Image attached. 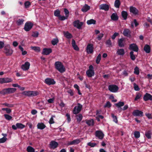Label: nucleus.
Wrapping results in <instances>:
<instances>
[{
    "label": "nucleus",
    "mask_w": 152,
    "mask_h": 152,
    "mask_svg": "<svg viewBox=\"0 0 152 152\" xmlns=\"http://www.w3.org/2000/svg\"><path fill=\"white\" fill-rule=\"evenodd\" d=\"M55 68L61 73L65 71V69L62 63L59 61H56L54 64Z\"/></svg>",
    "instance_id": "nucleus-1"
},
{
    "label": "nucleus",
    "mask_w": 152,
    "mask_h": 152,
    "mask_svg": "<svg viewBox=\"0 0 152 152\" xmlns=\"http://www.w3.org/2000/svg\"><path fill=\"white\" fill-rule=\"evenodd\" d=\"M3 52L6 56H11L13 53V50L9 44L6 45L4 47Z\"/></svg>",
    "instance_id": "nucleus-2"
},
{
    "label": "nucleus",
    "mask_w": 152,
    "mask_h": 152,
    "mask_svg": "<svg viewBox=\"0 0 152 152\" xmlns=\"http://www.w3.org/2000/svg\"><path fill=\"white\" fill-rule=\"evenodd\" d=\"M16 89L15 88H6L0 91V94L3 95L10 94H12L15 92L16 91Z\"/></svg>",
    "instance_id": "nucleus-3"
},
{
    "label": "nucleus",
    "mask_w": 152,
    "mask_h": 152,
    "mask_svg": "<svg viewBox=\"0 0 152 152\" xmlns=\"http://www.w3.org/2000/svg\"><path fill=\"white\" fill-rule=\"evenodd\" d=\"M39 94V93L36 91H25L22 93V94L28 97L36 96Z\"/></svg>",
    "instance_id": "nucleus-4"
},
{
    "label": "nucleus",
    "mask_w": 152,
    "mask_h": 152,
    "mask_svg": "<svg viewBox=\"0 0 152 152\" xmlns=\"http://www.w3.org/2000/svg\"><path fill=\"white\" fill-rule=\"evenodd\" d=\"M77 106H75L72 111L73 114L76 115L78 114L81 111L83 106L80 103H77Z\"/></svg>",
    "instance_id": "nucleus-5"
},
{
    "label": "nucleus",
    "mask_w": 152,
    "mask_h": 152,
    "mask_svg": "<svg viewBox=\"0 0 152 152\" xmlns=\"http://www.w3.org/2000/svg\"><path fill=\"white\" fill-rule=\"evenodd\" d=\"M108 90L110 92L113 93L117 92L118 90V87L116 85L111 84L108 86Z\"/></svg>",
    "instance_id": "nucleus-6"
},
{
    "label": "nucleus",
    "mask_w": 152,
    "mask_h": 152,
    "mask_svg": "<svg viewBox=\"0 0 152 152\" xmlns=\"http://www.w3.org/2000/svg\"><path fill=\"white\" fill-rule=\"evenodd\" d=\"M33 26V24L32 23L27 22L25 23L24 29L26 31H28L31 29Z\"/></svg>",
    "instance_id": "nucleus-7"
},
{
    "label": "nucleus",
    "mask_w": 152,
    "mask_h": 152,
    "mask_svg": "<svg viewBox=\"0 0 152 152\" xmlns=\"http://www.w3.org/2000/svg\"><path fill=\"white\" fill-rule=\"evenodd\" d=\"M83 24V22H80L79 20H75L73 22V25L74 27L77 28L79 29H81Z\"/></svg>",
    "instance_id": "nucleus-8"
},
{
    "label": "nucleus",
    "mask_w": 152,
    "mask_h": 152,
    "mask_svg": "<svg viewBox=\"0 0 152 152\" xmlns=\"http://www.w3.org/2000/svg\"><path fill=\"white\" fill-rule=\"evenodd\" d=\"M129 11L131 13H132L135 15H139V11L136 7L133 6H130L129 7Z\"/></svg>",
    "instance_id": "nucleus-9"
},
{
    "label": "nucleus",
    "mask_w": 152,
    "mask_h": 152,
    "mask_svg": "<svg viewBox=\"0 0 152 152\" xmlns=\"http://www.w3.org/2000/svg\"><path fill=\"white\" fill-rule=\"evenodd\" d=\"M25 127V125L20 123H17L16 125H12V129L15 130H16L17 129H22Z\"/></svg>",
    "instance_id": "nucleus-10"
},
{
    "label": "nucleus",
    "mask_w": 152,
    "mask_h": 152,
    "mask_svg": "<svg viewBox=\"0 0 152 152\" xmlns=\"http://www.w3.org/2000/svg\"><path fill=\"white\" fill-rule=\"evenodd\" d=\"M132 115L135 116L142 117L143 116V113L138 110H134L132 112Z\"/></svg>",
    "instance_id": "nucleus-11"
},
{
    "label": "nucleus",
    "mask_w": 152,
    "mask_h": 152,
    "mask_svg": "<svg viewBox=\"0 0 152 152\" xmlns=\"http://www.w3.org/2000/svg\"><path fill=\"white\" fill-rule=\"evenodd\" d=\"M129 49L133 51L137 52L138 51L139 48L138 46L135 43L131 44L129 45Z\"/></svg>",
    "instance_id": "nucleus-12"
},
{
    "label": "nucleus",
    "mask_w": 152,
    "mask_h": 152,
    "mask_svg": "<svg viewBox=\"0 0 152 152\" xmlns=\"http://www.w3.org/2000/svg\"><path fill=\"white\" fill-rule=\"evenodd\" d=\"M12 80L8 77L0 78V84H2L5 83H9L12 82Z\"/></svg>",
    "instance_id": "nucleus-13"
},
{
    "label": "nucleus",
    "mask_w": 152,
    "mask_h": 152,
    "mask_svg": "<svg viewBox=\"0 0 152 152\" xmlns=\"http://www.w3.org/2000/svg\"><path fill=\"white\" fill-rule=\"evenodd\" d=\"M125 38H122L118 39V46L120 48L124 47L125 45Z\"/></svg>",
    "instance_id": "nucleus-14"
},
{
    "label": "nucleus",
    "mask_w": 152,
    "mask_h": 152,
    "mask_svg": "<svg viewBox=\"0 0 152 152\" xmlns=\"http://www.w3.org/2000/svg\"><path fill=\"white\" fill-rule=\"evenodd\" d=\"M45 83L48 85H54L56 83L53 79L49 78H46L45 80Z\"/></svg>",
    "instance_id": "nucleus-15"
},
{
    "label": "nucleus",
    "mask_w": 152,
    "mask_h": 152,
    "mask_svg": "<svg viewBox=\"0 0 152 152\" xmlns=\"http://www.w3.org/2000/svg\"><path fill=\"white\" fill-rule=\"evenodd\" d=\"M131 31L129 29L126 28L124 29L123 34L124 36L130 38L131 37Z\"/></svg>",
    "instance_id": "nucleus-16"
},
{
    "label": "nucleus",
    "mask_w": 152,
    "mask_h": 152,
    "mask_svg": "<svg viewBox=\"0 0 152 152\" xmlns=\"http://www.w3.org/2000/svg\"><path fill=\"white\" fill-rule=\"evenodd\" d=\"M49 145L50 148L53 149L56 148L58 146V143L55 141H51Z\"/></svg>",
    "instance_id": "nucleus-17"
},
{
    "label": "nucleus",
    "mask_w": 152,
    "mask_h": 152,
    "mask_svg": "<svg viewBox=\"0 0 152 152\" xmlns=\"http://www.w3.org/2000/svg\"><path fill=\"white\" fill-rule=\"evenodd\" d=\"M93 49L94 48L92 44H89L87 45L86 50L88 53L91 54L93 53L94 51Z\"/></svg>",
    "instance_id": "nucleus-18"
},
{
    "label": "nucleus",
    "mask_w": 152,
    "mask_h": 152,
    "mask_svg": "<svg viewBox=\"0 0 152 152\" xmlns=\"http://www.w3.org/2000/svg\"><path fill=\"white\" fill-rule=\"evenodd\" d=\"M95 136L99 139H102L104 137V134L102 131L97 130L95 132Z\"/></svg>",
    "instance_id": "nucleus-19"
},
{
    "label": "nucleus",
    "mask_w": 152,
    "mask_h": 152,
    "mask_svg": "<svg viewBox=\"0 0 152 152\" xmlns=\"http://www.w3.org/2000/svg\"><path fill=\"white\" fill-rule=\"evenodd\" d=\"M52 52V50L50 48H45L43 49L42 54L44 55H48Z\"/></svg>",
    "instance_id": "nucleus-20"
},
{
    "label": "nucleus",
    "mask_w": 152,
    "mask_h": 152,
    "mask_svg": "<svg viewBox=\"0 0 152 152\" xmlns=\"http://www.w3.org/2000/svg\"><path fill=\"white\" fill-rule=\"evenodd\" d=\"M30 66V63L28 61H26L24 64L22 65L21 68L24 71L28 70Z\"/></svg>",
    "instance_id": "nucleus-21"
},
{
    "label": "nucleus",
    "mask_w": 152,
    "mask_h": 152,
    "mask_svg": "<svg viewBox=\"0 0 152 152\" xmlns=\"http://www.w3.org/2000/svg\"><path fill=\"white\" fill-rule=\"evenodd\" d=\"M109 6L106 4H102L99 6V9L107 11L109 10Z\"/></svg>",
    "instance_id": "nucleus-22"
},
{
    "label": "nucleus",
    "mask_w": 152,
    "mask_h": 152,
    "mask_svg": "<svg viewBox=\"0 0 152 152\" xmlns=\"http://www.w3.org/2000/svg\"><path fill=\"white\" fill-rule=\"evenodd\" d=\"M143 99L145 101L149 100L152 101V95L148 93H146L144 96Z\"/></svg>",
    "instance_id": "nucleus-23"
},
{
    "label": "nucleus",
    "mask_w": 152,
    "mask_h": 152,
    "mask_svg": "<svg viewBox=\"0 0 152 152\" xmlns=\"http://www.w3.org/2000/svg\"><path fill=\"white\" fill-rule=\"evenodd\" d=\"M80 142L81 140L80 139H76L72 141L69 142L68 143V144L69 145H77Z\"/></svg>",
    "instance_id": "nucleus-24"
},
{
    "label": "nucleus",
    "mask_w": 152,
    "mask_h": 152,
    "mask_svg": "<svg viewBox=\"0 0 152 152\" xmlns=\"http://www.w3.org/2000/svg\"><path fill=\"white\" fill-rule=\"evenodd\" d=\"M63 33L64 37L68 39H70L73 37L72 34L69 33L68 31H64Z\"/></svg>",
    "instance_id": "nucleus-25"
},
{
    "label": "nucleus",
    "mask_w": 152,
    "mask_h": 152,
    "mask_svg": "<svg viewBox=\"0 0 152 152\" xmlns=\"http://www.w3.org/2000/svg\"><path fill=\"white\" fill-rule=\"evenodd\" d=\"M72 47L76 51H79V48L76 45L75 41L73 39L72 40Z\"/></svg>",
    "instance_id": "nucleus-26"
},
{
    "label": "nucleus",
    "mask_w": 152,
    "mask_h": 152,
    "mask_svg": "<svg viewBox=\"0 0 152 152\" xmlns=\"http://www.w3.org/2000/svg\"><path fill=\"white\" fill-rule=\"evenodd\" d=\"M75 115V117H76L77 122L79 123L83 119V115L81 113L78 114H77Z\"/></svg>",
    "instance_id": "nucleus-27"
},
{
    "label": "nucleus",
    "mask_w": 152,
    "mask_h": 152,
    "mask_svg": "<svg viewBox=\"0 0 152 152\" xmlns=\"http://www.w3.org/2000/svg\"><path fill=\"white\" fill-rule=\"evenodd\" d=\"M144 50L146 53H149L151 52V47L149 45H145L144 47Z\"/></svg>",
    "instance_id": "nucleus-28"
},
{
    "label": "nucleus",
    "mask_w": 152,
    "mask_h": 152,
    "mask_svg": "<svg viewBox=\"0 0 152 152\" xmlns=\"http://www.w3.org/2000/svg\"><path fill=\"white\" fill-rule=\"evenodd\" d=\"M37 126V129L41 130L44 129L46 127V126L42 123H38Z\"/></svg>",
    "instance_id": "nucleus-29"
},
{
    "label": "nucleus",
    "mask_w": 152,
    "mask_h": 152,
    "mask_svg": "<svg viewBox=\"0 0 152 152\" xmlns=\"http://www.w3.org/2000/svg\"><path fill=\"white\" fill-rule=\"evenodd\" d=\"M95 72L94 71H87L86 74L88 77H90L94 76V75Z\"/></svg>",
    "instance_id": "nucleus-30"
},
{
    "label": "nucleus",
    "mask_w": 152,
    "mask_h": 152,
    "mask_svg": "<svg viewBox=\"0 0 152 152\" xmlns=\"http://www.w3.org/2000/svg\"><path fill=\"white\" fill-rule=\"evenodd\" d=\"M90 8V7L87 4H86L81 9V10L83 12H86L89 10Z\"/></svg>",
    "instance_id": "nucleus-31"
},
{
    "label": "nucleus",
    "mask_w": 152,
    "mask_h": 152,
    "mask_svg": "<svg viewBox=\"0 0 152 152\" xmlns=\"http://www.w3.org/2000/svg\"><path fill=\"white\" fill-rule=\"evenodd\" d=\"M111 19L114 21L117 20L118 19V17L115 13H113L111 16Z\"/></svg>",
    "instance_id": "nucleus-32"
},
{
    "label": "nucleus",
    "mask_w": 152,
    "mask_h": 152,
    "mask_svg": "<svg viewBox=\"0 0 152 152\" xmlns=\"http://www.w3.org/2000/svg\"><path fill=\"white\" fill-rule=\"evenodd\" d=\"M24 20L23 19H19L16 21V23L18 26H20L23 24Z\"/></svg>",
    "instance_id": "nucleus-33"
},
{
    "label": "nucleus",
    "mask_w": 152,
    "mask_h": 152,
    "mask_svg": "<svg viewBox=\"0 0 152 152\" xmlns=\"http://www.w3.org/2000/svg\"><path fill=\"white\" fill-rule=\"evenodd\" d=\"M124 102H119L118 103L115 104V105L118 108H120L121 109H122V108L121 107L124 106Z\"/></svg>",
    "instance_id": "nucleus-34"
},
{
    "label": "nucleus",
    "mask_w": 152,
    "mask_h": 152,
    "mask_svg": "<svg viewBox=\"0 0 152 152\" xmlns=\"http://www.w3.org/2000/svg\"><path fill=\"white\" fill-rule=\"evenodd\" d=\"M117 53L118 55L123 56L125 53L124 50L123 49H118L117 50Z\"/></svg>",
    "instance_id": "nucleus-35"
},
{
    "label": "nucleus",
    "mask_w": 152,
    "mask_h": 152,
    "mask_svg": "<svg viewBox=\"0 0 152 152\" xmlns=\"http://www.w3.org/2000/svg\"><path fill=\"white\" fill-rule=\"evenodd\" d=\"M121 15L124 20H126L128 14L127 12L124 11H123L121 13Z\"/></svg>",
    "instance_id": "nucleus-36"
},
{
    "label": "nucleus",
    "mask_w": 152,
    "mask_h": 152,
    "mask_svg": "<svg viewBox=\"0 0 152 152\" xmlns=\"http://www.w3.org/2000/svg\"><path fill=\"white\" fill-rule=\"evenodd\" d=\"M85 121L86 124L88 126H93L94 124V120L92 119L89 120H86Z\"/></svg>",
    "instance_id": "nucleus-37"
},
{
    "label": "nucleus",
    "mask_w": 152,
    "mask_h": 152,
    "mask_svg": "<svg viewBox=\"0 0 152 152\" xmlns=\"http://www.w3.org/2000/svg\"><path fill=\"white\" fill-rule=\"evenodd\" d=\"M121 4L120 0H115L114 3V6L116 8H119Z\"/></svg>",
    "instance_id": "nucleus-38"
},
{
    "label": "nucleus",
    "mask_w": 152,
    "mask_h": 152,
    "mask_svg": "<svg viewBox=\"0 0 152 152\" xmlns=\"http://www.w3.org/2000/svg\"><path fill=\"white\" fill-rule=\"evenodd\" d=\"M31 48L36 52H39L40 50V48L38 47L31 46Z\"/></svg>",
    "instance_id": "nucleus-39"
},
{
    "label": "nucleus",
    "mask_w": 152,
    "mask_h": 152,
    "mask_svg": "<svg viewBox=\"0 0 152 152\" xmlns=\"http://www.w3.org/2000/svg\"><path fill=\"white\" fill-rule=\"evenodd\" d=\"M87 23L88 25L91 24H95L96 23V21L93 19H91L89 20H87Z\"/></svg>",
    "instance_id": "nucleus-40"
},
{
    "label": "nucleus",
    "mask_w": 152,
    "mask_h": 152,
    "mask_svg": "<svg viewBox=\"0 0 152 152\" xmlns=\"http://www.w3.org/2000/svg\"><path fill=\"white\" fill-rule=\"evenodd\" d=\"M129 54L131 59L132 61H134L136 59V57L135 55L134 54L133 51H131L129 53Z\"/></svg>",
    "instance_id": "nucleus-41"
},
{
    "label": "nucleus",
    "mask_w": 152,
    "mask_h": 152,
    "mask_svg": "<svg viewBox=\"0 0 152 152\" xmlns=\"http://www.w3.org/2000/svg\"><path fill=\"white\" fill-rule=\"evenodd\" d=\"M60 12L58 9L55 10L54 11V15L55 16L57 17H59L60 15Z\"/></svg>",
    "instance_id": "nucleus-42"
},
{
    "label": "nucleus",
    "mask_w": 152,
    "mask_h": 152,
    "mask_svg": "<svg viewBox=\"0 0 152 152\" xmlns=\"http://www.w3.org/2000/svg\"><path fill=\"white\" fill-rule=\"evenodd\" d=\"M26 150L28 152H35L34 149L31 146H28Z\"/></svg>",
    "instance_id": "nucleus-43"
},
{
    "label": "nucleus",
    "mask_w": 152,
    "mask_h": 152,
    "mask_svg": "<svg viewBox=\"0 0 152 152\" xmlns=\"http://www.w3.org/2000/svg\"><path fill=\"white\" fill-rule=\"evenodd\" d=\"M1 110L3 111H6V113L8 114H10L12 112V110L8 108H2Z\"/></svg>",
    "instance_id": "nucleus-44"
},
{
    "label": "nucleus",
    "mask_w": 152,
    "mask_h": 152,
    "mask_svg": "<svg viewBox=\"0 0 152 152\" xmlns=\"http://www.w3.org/2000/svg\"><path fill=\"white\" fill-rule=\"evenodd\" d=\"M4 116L5 118L7 120H10L12 118V116L7 114H4Z\"/></svg>",
    "instance_id": "nucleus-45"
},
{
    "label": "nucleus",
    "mask_w": 152,
    "mask_h": 152,
    "mask_svg": "<svg viewBox=\"0 0 152 152\" xmlns=\"http://www.w3.org/2000/svg\"><path fill=\"white\" fill-rule=\"evenodd\" d=\"M58 42V40L57 39H54L51 42L52 44L53 45H56Z\"/></svg>",
    "instance_id": "nucleus-46"
},
{
    "label": "nucleus",
    "mask_w": 152,
    "mask_h": 152,
    "mask_svg": "<svg viewBox=\"0 0 152 152\" xmlns=\"http://www.w3.org/2000/svg\"><path fill=\"white\" fill-rule=\"evenodd\" d=\"M2 104L9 107H14V105L13 104H10L7 103H2Z\"/></svg>",
    "instance_id": "nucleus-47"
},
{
    "label": "nucleus",
    "mask_w": 152,
    "mask_h": 152,
    "mask_svg": "<svg viewBox=\"0 0 152 152\" xmlns=\"http://www.w3.org/2000/svg\"><path fill=\"white\" fill-rule=\"evenodd\" d=\"M101 55L99 54L97 57L96 60V64H99V63L101 59Z\"/></svg>",
    "instance_id": "nucleus-48"
},
{
    "label": "nucleus",
    "mask_w": 152,
    "mask_h": 152,
    "mask_svg": "<svg viewBox=\"0 0 152 152\" xmlns=\"http://www.w3.org/2000/svg\"><path fill=\"white\" fill-rule=\"evenodd\" d=\"M134 135L135 138H138L140 137V133L139 131H135L134 133Z\"/></svg>",
    "instance_id": "nucleus-49"
},
{
    "label": "nucleus",
    "mask_w": 152,
    "mask_h": 152,
    "mask_svg": "<svg viewBox=\"0 0 152 152\" xmlns=\"http://www.w3.org/2000/svg\"><path fill=\"white\" fill-rule=\"evenodd\" d=\"M64 11L65 16L68 18L69 15V10L66 8H64Z\"/></svg>",
    "instance_id": "nucleus-50"
},
{
    "label": "nucleus",
    "mask_w": 152,
    "mask_h": 152,
    "mask_svg": "<svg viewBox=\"0 0 152 152\" xmlns=\"http://www.w3.org/2000/svg\"><path fill=\"white\" fill-rule=\"evenodd\" d=\"M24 5L25 8H27L29 7L31 5V4L29 1H26L24 3Z\"/></svg>",
    "instance_id": "nucleus-51"
},
{
    "label": "nucleus",
    "mask_w": 152,
    "mask_h": 152,
    "mask_svg": "<svg viewBox=\"0 0 152 152\" xmlns=\"http://www.w3.org/2000/svg\"><path fill=\"white\" fill-rule=\"evenodd\" d=\"M68 18L66 17V16H61V15L58 17L59 20L61 21L64 20L66 19H67Z\"/></svg>",
    "instance_id": "nucleus-52"
},
{
    "label": "nucleus",
    "mask_w": 152,
    "mask_h": 152,
    "mask_svg": "<svg viewBox=\"0 0 152 152\" xmlns=\"http://www.w3.org/2000/svg\"><path fill=\"white\" fill-rule=\"evenodd\" d=\"M134 73L137 75H138L139 74V69L137 66L134 69Z\"/></svg>",
    "instance_id": "nucleus-53"
},
{
    "label": "nucleus",
    "mask_w": 152,
    "mask_h": 152,
    "mask_svg": "<svg viewBox=\"0 0 152 152\" xmlns=\"http://www.w3.org/2000/svg\"><path fill=\"white\" fill-rule=\"evenodd\" d=\"M111 116L113 118V121L115 123H117L118 120L116 116H115L114 115L113 113L111 114Z\"/></svg>",
    "instance_id": "nucleus-54"
},
{
    "label": "nucleus",
    "mask_w": 152,
    "mask_h": 152,
    "mask_svg": "<svg viewBox=\"0 0 152 152\" xmlns=\"http://www.w3.org/2000/svg\"><path fill=\"white\" fill-rule=\"evenodd\" d=\"M134 90L136 91H139L140 90V88L135 83H134Z\"/></svg>",
    "instance_id": "nucleus-55"
},
{
    "label": "nucleus",
    "mask_w": 152,
    "mask_h": 152,
    "mask_svg": "<svg viewBox=\"0 0 152 152\" xmlns=\"http://www.w3.org/2000/svg\"><path fill=\"white\" fill-rule=\"evenodd\" d=\"M66 116L67 117L66 119L67 122L68 123H70L71 121V119L70 115L68 113H66Z\"/></svg>",
    "instance_id": "nucleus-56"
},
{
    "label": "nucleus",
    "mask_w": 152,
    "mask_h": 152,
    "mask_svg": "<svg viewBox=\"0 0 152 152\" xmlns=\"http://www.w3.org/2000/svg\"><path fill=\"white\" fill-rule=\"evenodd\" d=\"M87 145L91 147H94L96 145V144L95 143H93L90 142L88 143Z\"/></svg>",
    "instance_id": "nucleus-57"
},
{
    "label": "nucleus",
    "mask_w": 152,
    "mask_h": 152,
    "mask_svg": "<svg viewBox=\"0 0 152 152\" xmlns=\"http://www.w3.org/2000/svg\"><path fill=\"white\" fill-rule=\"evenodd\" d=\"M39 33L37 31L34 32L33 33L32 36L34 37H37L38 36Z\"/></svg>",
    "instance_id": "nucleus-58"
},
{
    "label": "nucleus",
    "mask_w": 152,
    "mask_h": 152,
    "mask_svg": "<svg viewBox=\"0 0 152 152\" xmlns=\"http://www.w3.org/2000/svg\"><path fill=\"white\" fill-rule=\"evenodd\" d=\"M7 138L6 137H3L0 139V143H3L6 141Z\"/></svg>",
    "instance_id": "nucleus-59"
},
{
    "label": "nucleus",
    "mask_w": 152,
    "mask_h": 152,
    "mask_svg": "<svg viewBox=\"0 0 152 152\" xmlns=\"http://www.w3.org/2000/svg\"><path fill=\"white\" fill-rule=\"evenodd\" d=\"M111 106V104L110 103V102L109 101H107V102L106 104L104 105V107H107L108 108L110 107Z\"/></svg>",
    "instance_id": "nucleus-60"
},
{
    "label": "nucleus",
    "mask_w": 152,
    "mask_h": 152,
    "mask_svg": "<svg viewBox=\"0 0 152 152\" xmlns=\"http://www.w3.org/2000/svg\"><path fill=\"white\" fill-rule=\"evenodd\" d=\"M141 96V94L139 93L137 94L136 95V96L134 99L135 101H137L138 99H139L140 98Z\"/></svg>",
    "instance_id": "nucleus-61"
},
{
    "label": "nucleus",
    "mask_w": 152,
    "mask_h": 152,
    "mask_svg": "<svg viewBox=\"0 0 152 152\" xmlns=\"http://www.w3.org/2000/svg\"><path fill=\"white\" fill-rule=\"evenodd\" d=\"M145 115L149 119H152V115L151 114L146 113H145Z\"/></svg>",
    "instance_id": "nucleus-62"
},
{
    "label": "nucleus",
    "mask_w": 152,
    "mask_h": 152,
    "mask_svg": "<svg viewBox=\"0 0 152 152\" xmlns=\"http://www.w3.org/2000/svg\"><path fill=\"white\" fill-rule=\"evenodd\" d=\"M53 117H55L53 115H52L50 119L49 122L50 124H52L55 123L53 120Z\"/></svg>",
    "instance_id": "nucleus-63"
},
{
    "label": "nucleus",
    "mask_w": 152,
    "mask_h": 152,
    "mask_svg": "<svg viewBox=\"0 0 152 152\" xmlns=\"http://www.w3.org/2000/svg\"><path fill=\"white\" fill-rule=\"evenodd\" d=\"M145 135L148 139H151V137L149 132H146L145 134Z\"/></svg>",
    "instance_id": "nucleus-64"
}]
</instances>
